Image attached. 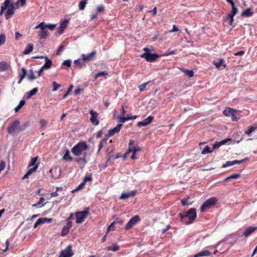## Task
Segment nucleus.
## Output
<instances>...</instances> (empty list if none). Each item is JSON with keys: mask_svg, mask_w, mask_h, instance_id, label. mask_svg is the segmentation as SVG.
<instances>
[{"mask_svg": "<svg viewBox=\"0 0 257 257\" xmlns=\"http://www.w3.org/2000/svg\"><path fill=\"white\" fill-rule=\"evenodd\" d=\"M181 221L188 225L194 221L197 217L196 210L194 208L189 209L187 211L179 213Z\"/></svg>", "mask_w": 257, "mask_h": 257, "instance_id": "1", "label": "nucleus"}, {"mask_svg": "<svg viewBox=\"0 0 257 257\" xmlns=\"http://www.w3.org/2000/svg\"><path fill=\"white\" fill-rule=\"evenodd\" d=\"M88 148L86 142H81L74 146L71 149V152L76 156H79L83 151Z\"/></svg>", "mask_w": 257, "mask_h": 257, "instance_id": "2", "label": "nucleus"}, {"mask_svg": "<svg viewBox=\"0 0 257 257\" xmlns=\"http://www.w3.org/2000/svg\"><path fill=\"white\" fill-rule=\"evenodd\" d=\"M143 51L145 53L141 55V57L145 58L148 62H154L159 56L156 54H152L148 48H144Z\"/></svg>", "mask_w": 257, "mask_h": 257, "instance_id": "3", "label": "nucleus"}, {"mask_svg": "<svg viewBox=\"0 0 257 257\" xmlns=\"http://www.w3.org/2000/svg\"><path fill=\"white\" fill-rule=\"evenodd\" d=\"M20 120L19 119L15 120L7 128V132L9 134L13 135L17 132L20 131Z\"/></svg>", "mask_w": 257, "mask_h": 257, "instance_id": "4", "label": "nucleus"}, {"mask_svg": "<svg viewBox=\"0 0 257 257\" xmlns=\"http://www.w3.org/2000/svg\"><path fill=\"white\" fill-rule=\"evenodd\" d=\"M45 23L42 22L35 27V29H40L41 30L38 33V36L40 39H45L48 35V31L45 28Z\"/></svg>", "mask_w": 257, "mask_h": 257, "instance_id": "5", "label": "nucleus"}, {"mask_svg": "<svg viewBox=\"0 0 257 257\" xmlns=\"http://www.w3.org/2000/svg\"><path fill=\"white\" fill-rule=\"evenodd\" d=\"M237 113L236 110L230 107L226 108L223 111V114L225 116L231 117V119L233 121H236L238 119V117L237 116Z\"/></svg>", "mask_w": 257, "mask_h": 257, "instance_id": "6", "label": "nucleus"}, {"mask_svg": "<svg viewBox=\"0 0 257 257\" xmlns=\"http://www.w3.org/2000/svg\"><path fill=\"white\" fill-rule=\"evenodd\" d=\"M88 214L87 210H83L80 212H77L75 213L76 218V223L79 224L81 223Z\"/></svg>", "mask_w": 257, "mask_h": 257, "instance_id": "7", "label": "nucleus"}, {"mask_svg": "<svg viewBox=\"0 0 257 257\" xmlns=\"http://www.w3.org/2000/svg\"><path fill=\"white\" fill-rule=\"evenodd\" d=\"M217 201V200L215 198H211L207 199L201 207V211L203 212L206 209L209 208L212 205H215Z\"/></svg>", "mask_w": 257, "mask_h": 257, "instance_id": "8", "label": "nucleus"}, {"mask_svg": "<svg viewBox=\"0 0 257 257\" xmlns=\"http://www.w3.org/2000/svg\"><path fill=\"white\" fill-rule=\"evenodd\" d=\"M89 113L90 114V121L91 123L93 125H98L99 123V121L98 119V113L93 109L89 110Z\"/></svg>", "mask_w": 257, "mask_h": 257, "instance_id": "9", "label": "nucleus"}, {"mask_svg": "<svg viewBox=\"0 0 257 257\" xmlns=\"http://www.w3.org/2000/svg\"><path fill=\"white\" fill-rule=\"evenodd\" d=\"M73 254L74 253L72 250V245L69 244L65 249L61 251L59 257H71Z\"/></svg>", "mask_w": 257, "mask_h": 257, "instance_id": "10", "label": "nucleus"}, {"mask_svg": "<svg viewBox=\"0 0 257 257\" xmlns=\"http://www.w3.org/2000/svg\"><path fill=\"white\" fill-rule=\"evenodd\" d=\"M140 219L138 215H136L129 220L125 225V229L126 230L130 229L132 228L135 224L140 222Z\"/></svg>", "mask_w": 257, "mask_h": 257, "instance_id": "11", "label": "nucleus"}, {"mask_svg": "<svg viewBox=\"0 0 257 257\" xmlns=\"http://www.w3.org/2000/svg\"><path fill=\"white\" fill-rule=\"evenodd\" d=\"M247 158H245L244 159H242L241 160H234L233 161H228L225 162V163L223 164L222 165V168H225L227 167H230L233 166L236 164H240L242 163H243L245 161L247 160Z\"/></svg>", "mask_w": 257, "mask_h": 257, "instance_id": "12", "label": "nucleus"}, {"mask_svg": "<svg viewBox=\"0 0 257 257\" xmlns=\"http://www.w3.org/2000/svg\"><path fill=\"white\" fill-rule=\"evenodd\" d=\"M154 117L150 115L147 118L144 119L143 120L138 122L137 123V126L138 127L147 126L151 123Z\"/></svg>", "mask_w": 257, "mask_h": 257, "instance_id": "13", "label": "nucleus"}, {"mask_svg": "<svg viewBox=\"0 0 257 257\" xmlns=\"http://www.w3.org/2000/svg\"><path fill=\"white\" fill-rule=\"evenodd\" d=\"M96 55V52L93 51L87 54H82L81 55L82 60L84 61H90L92 60Z\"/></svg>", "mask_w": 257, "mask_h": 257, "instance_id": "14", "label": "nucleus"}, {"mask_svg": "<svg viewBox=\"0 0 257 257\" xmlns=\"http://www.w3.org/2000/svg\"><path fill=\"white\" fill-rule=\"evenodd\" d=\"M136 191H132L130 192H122L119 197V199H124L131 197H134L136 195Z\"/></svg>", "mask_w": 257, "mask_h": 257, "instance_id": "15", "label": "nucleus"}, {"mask_svg": "<svg viewBox=\"0 0 257 257\" xmlns=\"http://www.w3.org/2000/svg\"><path fill=\"white\" fill-rule=\"evenodd\" d=\"M14 4L12 0H5L1 6L0 15L2 16L3 12L7 8L11 7V5Z\"/></svg>", "mask_w": 257, "mask_h": 257, "instance_id": "16", "label": "nucleus"}, {"mask_svg": "<svg viewBox=\"0 0 257 257\" xmlns=\"http://www.w3.org/2000/svg\"><path fill=\"white\" fill-rule=\"evenodd\" d=\"M122 126L121 124H118L116 125L114 128L112 129L109 130L108 133V137H111L113 135H114L115 133H118L119 132L121 127Z\"/></svg>", "mask_w": 257, "mask_h": 257, "instance_id": "17", "label": "nucleus"}, {"mask_svg": "<svg viewBox=\"0 0 257 257\" xmlns=\"http://www.w3.org/2000/svg\"><path fill=\"white\" fill-rule=\"evenodd\" d=\"M69 20H65L61 22L59 28H58V33L60 35L63 33L64 29L66 28L69 23Z\"/></svg>", "mask_w": 257, "mask_h": 257, "instance_id": "18", "label": "nucleus"}, {"mask_svg": "<svg viewBox=\"0 0 257 257\" xmlns=\"http://www.w3.org/2000/svg\"><path fill=\"white\" fill-rule=\"evenodd\" d=\"M14 14V4L11 5L6 14V19L7 20L10 19Z\"/></svg>", "mask_w": 257, "mask_h": 257, "instance_id": "19", "label": "nucleus"}, {"mask_svg": "<svg viewBox=\"0 0 257 257\" xmlns=\"http://www.w3.org/2000/svg\"><path fill=\"white\" fill-rule=\"evenodd\" d=\"M45 59L46 60V62L45 64L42 66V69H49L52 64V61L48 59L47 57H45Z\"/></svg>", "mask_w": 257, "mask_h": 257, "instance_id": "20", "label": "nucleus"}, {"mask_svg": "<svg viewBox=\"0 0 257 257\" xmlns=\"http://www.w3.org/2000/svg\"><path fill=\"white\" fill-rule=\"evenodd\" d=\"M256 229H257L256 227H249L247 228L243 232V234L245 236H247L250 235L251 233L254 232Z\"/></svg>", "mask_w": 257, "mask_h": 257, "instance_id": "21", "label": "nucleus"}, {"mask_svg": "<svg viewBox=\"0 0 257 257\" xmlns=\"http://www.w3.org/2000/svg\"><path fill=\"white\" fill-rule=\"evenodd\" d=\"M211 254L210 252L208 250H204L198 252L194 255V257H201V256H209Z\"/></svg>", "mask_w": 257, "mask_h": 257, "instance_id": "22", "label": "nucleus"}, {"mask_svg": "<svg viewBox=\"0 0 257 257\" xmlns=\"http://www.w3.org/2000/svg\"><path fill=\"white\" fill-rule=\"evenodd\" d=\"M86 153L84 154L83 155V157L82 158H79L78 159H77L76 161L78 163H80V162H82V166H80V168L82 169L83 168H84L85 165L87 163V161L86 160Z\"/></svg>", "mask_w": 257, "mask_h": 257, "instance_id": "23", "label": "nucleus"}, {"mask_svg": "<svg viewBox=\"0 0 257 257\" xmlns=\"http://www.w3.org/2000/svg\"><path fill=\"white\" fill-rule=\"evenodd\" d=\"M45 199L43 197L40 198L39 201L37 202L36 203L33 205V207H36V208H40L42 206H43L45 203L44 202H45Z\"/></svg>", "mask_w": 257, "mask_h": 257, "instance_id": "24", "label": "nucleus"}, {"mask_svg": "<svg viewBox=\"0 0 257 257\" xmlns=\"http://www.w3.org/2000/svg\"><path fill=\"white\" fill-rule=\"evenodd\" d=\"M108 75V73L106 71L100 72L94 74L93 78L94 81L96 80L99 77H106Z\"/></svg>", "mask_w": 257, "mask_h": 257, "instance_id": "25", "label": "nucleus"}, {"mask_svg": "<svg viewBox=\"0 0 257 257\" xmlns=\"http://www.w3.org/2000/svg\"><path fill=\"white\" fill-rule=\"evenodd\" d=\"M33 50V46L32 44H28L25 50L23 52V54L24 55H27L29 53H30Z\"/></svg>", "mask_w": 257, "mask_h": 257, "instance_id": "26", "label": "nucleus"}, {"mask_svg": "<svg viewBox=\"0 0 257 257\" xmlns=\"http://www.w3.org/2000/svg\"><path fill=\"white\" fill-rule=\"evenodd\" d=\"M214 64L218 68H220L221 66H223L224 68L226 67L224 60L222 59H219L218 61L214 62Z\"/></svg>", "mask_w": 257, "mask_h": 257, "instance_id": "27", "label": "nucleus"}, {"mask_svg": "<svg viewBox=\"0 0 257 257\" xmlns=\"http://www.w3.org/2000/svg\"><path fill=\"white\" fill-rule=\"evenodd\" d=\"M38 91V88L37 87L34 88L28 92L27 98H30L32 96L35 95Z\"/></svg>", "mask_w": 257, "mask_h": 257, "instance_id": "28", "label": "nucleus"}, {"mask_svg": "<svg viewBox=\"0 0 257 257\" xmlns=\"http://www.w3.org/2000/svg\"><path fill=\"white\" fill-rule=\"evenodd\" d=\"M28 79L30 81H33L36 78H37V76L34 75V73L33 72V69H30L29 72V74L27 75Z\"/></svg>", "mask_w": 257, "mask_h": 257, "instance_id": "29", "label": "nucleus"}, {"mask_svg": "<svg viewBox=\"0 0 257 257\" xmlns=\"http://www.w3.org/2000/svg\"><path fill=\"white\" fill-rule=\"evenodd\" d=\"M253 15V12L251 11L250 9H247L245 11L242 13L241 16H245L246 17H249Z\"/></svg>", "mask_w": 257, "mask_h": 257, "instance_id": "30", "label": "nucleus"}, {"mask_svg": "<svg viewBox=\"0 0 257 257\" xmlns=\"http://www.w3.org/2000/svg\"><path fill=\"white\" fill-rule=\"evenodd\" d=\"M182 72H183L186 75L189 77H192L194 76V72L192 70H188L185 69H181Z\"/></svg>", "mask_w": 257, "mask_h": 257, "instance_id": "31", "label": "nucleus"}, {"mask_svg": "<svg viewBox=\"0 0 257 257\" xmlns=\"http://www.w3.org/2000/svg\"><path fill=\"white\" fill-rule=\"evenodd\" d=\"M87 3V0H83L79 2V9L80 10H84L86 5Z\"/></svg>", "mask_w": 257, "mask_h": 257, "instance_id": "32", "label": "nucleus"}, {"mask_svg": "<svg viewBox=\"0 0 257 257\" xmlns=\"http://www.w3.org/2000/svg\"><path fill=\"white\" fill-rule=\"evenodd\" d=\"M119 248V246L116 244H113L112 246H107L106 247L107 250H111L113 251H115L117 250Z\"/></svg>", "mask_w": 257, "mask_h": 257, "instance_id": "33", "label": "nucleus"}, {"mask_svg": "<svg viewBox=\"0 0 257 257\" xmlns=\"http://www.w3.org/2000/svg\"><path fill=\"white\" fill-rule=\"evenodd\" d=\"M25 101L24 100H22L19 102V104L18 105L15 107V111L16 112H17L19 111V110L25 105Z\"/></svg>", "mask_w": 257, "mask_h": 257, "instance_id": "34", "label": "nucleus"}, {"mask_svg": "<svg viewBox=\"0 0 257 257\" xmlns=\"http://www.w3.org/2000/svg\"><path fill=\"white\" fill-rule=\"evenodd\" d=\"M73 88V85L72 84H71L70 85L69 88L67 90L66 92L65 93V94L63 96L62 98L63 99H65L71 93Z\"/></svg>", "mask_w": 257, "mask_h": 257, "instance_id": "35", "label": "nucleus"}, {"mask_svg": "<svg viewBox=\"0 0 257 257\" xmlns=\"http://www.w3.org/2000/svg\"><path fill=\"white\" fill-rule=\"evenodd\" d=\"M63 159L64 160L69 161H71L72 160V158L69 155V152L68 150H67L65 154H64V156L63 157Z\"/></svg>", "mask_w": 257, "mask_h": 257, "instance_id": "36", "label": "nucleus"}, {"mask_svg": "<svg viewBox=\"0 0 257 257\" xmlns=\"http://www.w3.org/2000/svg\"><path fill=\"white\" fill-rule=\"evenodd\" d=\"M212 152V151L210 150L209 147L208 146H206L202 150L201 154L204 155L208 153H211Z\"/></svg>", "mask_w": 257, "mask_h": 257, "instance_id": "37", "label": "nucleus"}, {"mask_svg": "<svg viewBox=\"0 0 257 257\" xmlns=\"http://www.w3.org/2000/svg\"><path fill=\"white\" fill-rule=\"evenodd\" d=\"M69 229L65 227V226L63 227V228L62 229L61 235L62 236H65L68 233L69 231Z\"/></svg>", "mask_w": 257, "mask_h": 257, "instance_id": "38", "label": "nucleus"}, {"mask_svg": "<svg viewBox=\"0 0 257 257\" xmlns=\"http://www.w3.org/2000/svg\"><path fill=\"white\" fill-rule=\"evenodd\" d=\"M8 68V64L6 62H0V70L5 71Z\"/></svg>", "mask_w": 257, "mask_h": 257, "instance_id": "39", "label": "nucleus"}, {"mask_svg": "<svg viewBox=\"0 0 257 257\" xmlns=\"http://www.w3.org/2000/svg\"><path fill=\"white\" fill-rule=\"evenodd\" d=\"M60 86L61 85L57 84L55 81H53L52 82V91H56Z\"/></svg>", "mask_w": 257, "mask_h": 257, "instance_id": "40", "label": "nucleus"}, {"mask_svg": "<svg viewBox=\"0 0 257 257\" xmlns=\"http://www.w3.org/2000/svg\"><path fill=\"white\" fill-rule=\"evenodd\" d=\"M6 39V36L4 34L0 35V46L2 45L5 43Z\"/></svg>", "mask_w": 257, "mask_h": 257, "instance_id": "41", "label": "nucleus"}, {"mask_svg": "<svg viewBox=\"0 0 257 257\" xmlns=\"http://www.w3.org/2000/svg\"><path fill=\"white\" fill-rule=\"evenodd\" d=\"M256 128V127L254 126H250L249 127L248 130L245 132V134L249 135H250L253 131H254Z\"/></svg>", "mask_w": 257, "mask_h": 257, "instance_id": "42", "label": "nucleus"}, {"mask_svg": "<svg viewBox=\"0 0 257 257\" xmlns=\"http://www.w3.org/2000/svg\"><path fill=\"white\" fill-rule=\"evenodd\" d=\"M37 160V157L32 158L31 159L30 164L28 165V167H30L34 166L36 163Z\"/></svg>", "mask_w": 257, "mask_h": 257, "instance_id": "43", "label": "nucleus"}, {"mask_svg": "<svg viewBox=\"0 0 257 257\" xmlns=\"http://www.w3.org/2000/svg\"><path fill=\"white\" fill-rule=\"evenodd\" d=\"M92 180V176L91 174H89V175L86 176L84 177L83 179V182L85 184L86 182L90 181Z\"/></svg>", "mask_w": 257, "mask_h": 257, "instance_id": "44", "label": "nucleus"}, {"mask_svg": "<svg viewBox=\"0 0 257 257\" xmlns=\"http://www.w3.org/2000/svg\"><path fill=\"white\" fill-rule=\"evenodd\" d=\"M45 28L47 29H49V30H51V31H53L56 27V25L55 24H49V25H47L46 23H45Z\"/></svg>", "mask_w": 257, "mask_h": 257, "instance_id": "45", "label": "nucleus"}, {"mask_svg": "<svg viewBox=\"0 0 257 257\" xmlns=\"http://www.w3.org/2000/svg\"><path fill=\"white\" fill-rule=\"evenodd\" d=\"M29 125V122H25L22 126H20V131H23L27 128Z\"/></svg>", "mask_w": 257, "mask_h": 257, "instance_id": "46", "label": "nucleus"}, {"mask_svg": "<svg viewBox=\"0 0 257 257\" xmlns=\"http://www.w3.org/2000/svg\"><path fill=\"white\" fill-rule=\"evenodd\" d=\"M38 165H36L34 166L33 168L30 169L27 172V173L30 175H31V174H32L34 171H35L38 168Z\"/></svg>", "mask_w": 257, "mask_h": 257, "instance_id": "47", "label": "nucleus"}, {"mask_svg": "<svg viewBox=\"0 0 257 257\" xmlns=\"http://www.w3.org/2000/svg\"><path fill=\"white\" fill-rule=\"evenodd\" d=\"M116 223V221H113L112 223L110 224V225L107 228V232H108L110 230H114V224Z\"/></svg>", "mask_w": 257, "mask_h": 257, "instance_id": "48", "label": "nucleus"}, {"mask_svg": "<svg viewBox=\"0 0 257 257\" xmlns=\"http://www.w3.org/2000/svg\"><path fill=\"white\" fill-rule=\"evenodd\" d=\"M40 123L42 128H43V130L45 128L46 125L47 123V121L45 119H42L40 120Z\"/></svg>", "mask_w": 257, "mask_h": 257, "instance_id": "49", "label": "nucleus"}, {"mask_svg": "<svg viewBox=\"0 0 257 257\" xmlns=\"http://www.w3.org/2000/svg\"><path fill=\"white\" fill-rule=\"evenodd\" d=\"M231 7H232V11H231V13L234 15H235L238 13V9L236 7L235 5L232 6Z\"/></svg>", "mask_w": 257, "mask_h": 257, "instance_id": "50", "label": "nucleus"}, {"mask_svg": "<svg viewBox=\"0 0 257 257\" xmlns=\"http://www.w3.org/2000/svg\"><path fill=\"white\" fill-rule=\"evenodd\" d=\"M119 121H120L121 122L124 123V122H125L126 120H130V119H131V118H130V117H123V116H122L121 117V116H120L119 117Z\"/></svg>", "mask_w": 257, "mask_h": 257, "instance_id": "51", "label": "nucleus"}, {"mask_svg": "<svg viewBox=\"0 0 257 257\" xmlns=\"http://www.w3.org/2000/svg\"><path fill=\"white\" fill-rule=\"evenodd\" d=\"M76 65L79 67L80 68H82L83 66V65L80 59H77L74 61Z\"/></svg>", "mask_w": 257, "mask_h": 257, "instance_id": "52", "label": "nucleus"}, {"mask_svg": "<svg viewBox=\"0 0 257 257\" xmlns=\"http://www.w3.org/2000/svg\"><path fill=\"white\" fill-rule=\"evenodd\" d=\"M21 70H22V72H21V74L20 77H21L22 78H24L27 75V70L24 67L22 68Z\"/></svg>", "mask_w": 257, "mask_h": 257, "instance_id": "53", "label": "nucleus"}, {"mask_svg": "<svg viewBox=\"0 0 257 257\" xmlns=\"http://www.w3.org/2000/svg\"><path fill=\"white\" fill-rule=\"evenodd\" d=\"M240 177V175L239 174H233L230 176H229V178L230 180L237 179Z\"/></svg>", "mask_w": 257, "mask_h": 257, "instance_id": "54", "label": "nucleus"}, {"mask_svg": "<svg viewBox=\"0 0 257 257\" xmlns=\"http://www.w3.org/2000/svg\"><path fill=\"white\" fill-rule=\"evenodd\" d=\"M188 199H189V197L182 199L181 203H182V205L185 206L188 204L190 205L192 204V203H188L187 201H188Z\"/></svg>", "mask_w": 257, "mask_h": 257, "instance_id": "55", "label": "nucleus"}, {"mask_svg": "<svg viewBox=\"0 0 257 257\" xmlns=\"http://www.w3.org/2000/svg\"><path fill=\"white\" fill-rule=\"evenodd\" d=\"M85 185V184L84 183L82 182L79 185V186L76 188H75L72 192H74L75 191H78L80 190H81V189L83 188V187H84V186Z\"/></svg>", "mask_w": 257, "mask_h": 257, "instance_id": "56", "label": "nucleus"}, {"mask_svg": "<svg viewBox=\"0 0 257 257\" xmlns=\"http://www.w3.org/2000/svg\"><path fill=\"white\" fill-rule=\"evenodd\" d=\"M148 83V82H146V83H144L141 85H140L139 87V90L141 92L143 91L144 90V89H145L147 84Z\"/></svg>", "mask_w": 257, "mask_h": 257, "instance_id": "57", "label": "nucleus"}, {"mask_svg": "<svg viewBox=\"0 0 257 257\" xmlns=\"http://www.w3.org/2000/svg\"><path fill=\"white\" fill-rule=\"evenodd\" d=\"M71 64V61L70 60H65L63 63V65L67 67H70Z\"/></svg>", "mask_w": 257, "mask_h": 257, "instance_id": "58", "label": "nucleus"}, {"mask_svg": "<svg viewBox=\"0 0 257 257\" xmlns=\"http://www.w3.org/2000/svg\"><path fill=\"white\" fill-rule=\"evenodd\" d=\"M106 140V139H102L100 142V143H99V145H98V148H99V150H101L102 149V148L103 147V143H105Z\"/></svg>", "mask_w": 257, "mask_h": 257, "instance_id": "59", "label": "nucleus"}, {"mask_svg": "<svg viewBox=\"0 0 257 257\" xmlns=\"http://www.w3.org/2000/svg\"><path fill=\"white\" fill-rule=\"evenodd\" d=\"M104 11V8L102 5H100L97 7V13H101L102 12H103Z\"/></svg>", "mask_w": 257, "mask_h": 257, "instance_id": "60", "label": "nucleus"}, {"mask_svg": "<svg viewBox=\"0 0 257 257\" xmlns=\"http://www.w3.org/2000/svg\"><path fill=\"white\" fill-rule=\"evenodd\" d=\"M175 54H176V52L175 51H173V50L168 51L165 54H164V56H168L169 55Z\"/></svg>", "mask_w": 257, "mask_h": 257, "instance_id": "61", "label": "nucleus"}, {"mask_svg": "<svg viewBox=\"0 0 257 257\" xmlns=\"http://www.w3.org/2000/svg\"><path fill=\"white\" fill-rule=\"evenodd\" d=\"M119 157V155L118 154L115 157H113V158H111V156L109 154L106 155V158L107 159V161H109L111 159L114 160Z\"/></svg>", "mask_w": 257, "mask_h": 257, "instance_id": "62", "label": "nucleus"}, {"mask_svg": "<svg viewBox=\"0 0 257 257\" xmlns=\"http://www.w3.org/2000/svg\"><path fill=\"white\" fill-rule=\"evenodd\" d=\"M65 226L70 229L72 227L71 222L69 220H66V224L65 225Z\"/></svg>", "mask_w": 257, "mask_h": 257, "instance_id": "63", "label": "nucleus"}, {"mask_svg": "<svg viewBox=\"0 0 257 257\" xmlns=\"http://www.w3.org/2000/svg\"><path fill=\"white\" fill-rule=\"evenodd\" d=\"M220 145L219 142H216L213 145V148L214 150L218 149L220 147Z\"/></svg>", "mask_w": 257, "mask_h": 257, "instance_id": "64", "label": "nucleus"}]
</instances>
